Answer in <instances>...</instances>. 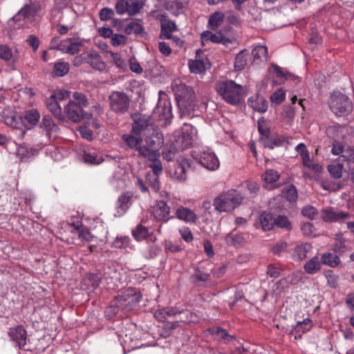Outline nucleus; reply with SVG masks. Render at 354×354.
I'll return each instance as SVG.
<instances>
[{"label":"nucleus","mask_w":354,"mask_h":354,"mask_svg":"<svg viewBox=\"0 0 354 354\" xmlns=\"http://www.w3.org/2000/svg\"><path fill=\"white\" fill-rule=\"evenodd\" d=\"M123 140L131 149L138 151L140 156L147 159L152 174L160 175L162 166L159 150L164 142L163 135L151 122L149 115H140L135 120L131 134L124 135Z\"/></svg>","instance_id":"f257e3e1"},{"label":"nucleus","mask_w":354,"mask_h":354,"mask_svg":"<svg viewBox=\"0 0 354 354\" xmlns=\"http://www.w3.org/2000/svg\"><path fill=\"white\" fill-rule=\"evenodd\" d=\"M88 105V100L84 94L75 92L73 99L65 106V112L68 118L74 122H79L84 118H88V115L84 110Z\"/></svg>","instance_id":"f03ea898"},{"label":"nucleus","mask_w":354,"mask_h":354,"mask_svg":"<svg viewBox=\"0 0 354 354\" xmlns=\"http://www.w3.org/2000/svg\"><path fill=\"white\" fill-rule=\"evenodd\" d=\"M216 90L225 102L232 105L240 102L244 91L243 86L233 80L217 82Z\"/></svg>","instance_id":"7ed1b4c3"},{"label":"nucleus","mask_w":354,"mask_h":354,"mask_svg":"<svg viewBox=\"0 0 354 354\" xmlns=\"http://www.w3.org/2000/svg\"><path fill=\"white\" fill-rule=\"evenodd\" d=\"M243 198L242 195L238 191L230 189L216 197L214 199L213 205L218 212H231L241 204Z\"/></svg>","instance_id":"20e7f679"},{"label":"nucleus","mask_w":354,"mask_h":354,"mask_svg":"<svg viewBox=\"0 0 354 354\" xmlns=\"http://www.w3.org/2000/svg\"><path fill=\"white\" fill-rule=\"evenodd\" d=\"M171 88L180 107L187 111L194 110L196 106V96L191 87L181 82H175L172 84Z\"/></svg>","instance_id":"39448f33"},{"label":"nucleus","mask_w":354,"mask_h":354,"mask_svg":"<svg viewBox=\"0 0 354 354\" xmlns=\"http://www.w3.org/2000/svg\"><path fill=\"white\" fill-rule=\"evenodd\" d=\"M41 10L40 3L30 1L24 5L12 19L17 24L18 28L28 27Z\"/></svg>","instance_id":"423d86ee"},{"label":"nucleus","mask_w":354,"mask_h":354,"mask_svg":"<svg viewBox=\"0 0 354 354\" xmlns=\"http://www.w3.org/2000/svg\"><path fill=\"white\" fill-rule=\"evenodd\" d=\"M193 157L196 162L208 170L215 171L220 166L216 155L208 147H202L198 151H194Z\"/></svg>","instance_id":"0eeeda50"},{"label":"nucleus","mask_w":354,"mask_h":354,"mask_svg":"<svg viewBox=\"0 0 354 354\" xmlns=\"http://www.w3.org/2000/svg\"><path fill=\"white\" fill-rule=\"evenodd\" d=\"M330 108L337 116H344L351 112L353 105L346 95L338 93L331 95Z\"/></svg>","instance_id":"6e6552de"},{"label":"nucleus","mask_w":354,"mask_h":354,"mask_svg":"<svg viewBox=\"0 0 354 354\" xmlns=\"http://www.w3.org/2000/svg\"><path fill=\"white\" fill-rule=\"evenodd\" d=\"M140 298L139 294H133L132 291L118 295L111 304V307H115L113 313H118L116 308H122L125 311L131 310L140 301Z\"/></svg>","instance_id":"1a4fd4ad"},{"label":"nucleus","mask_w":354,"mask_h":354,"mask_svg":"<svg viewBox=\"0 0 354 354\" xmlns=\"http://www.w3.org/2000/svg\"><path fill=\"white\" fill-rule=\"evenodd\" d=\"M111 109L118 114L125 113L129 106V97L120 91H113L109 97Z\"/></svg>","instance_id":"9d476101"},{"label":"nucleus","mask_w":354,"mask_h":354,"mask_svg":"<svg viewBox=\"0 0 354 354\" xmlns=\"http://www.w3.org/2000/svg\"><path fill=\"white\" fill-rule=\"evenodd\" d=\"M143 6L144 3L140 0H119L115 3V9L118 15L127 13L129 16H133L139 13Z\"/></svg>","instance_id":"9b49d317"},{"label":"nucleus","mask_w":354,"mask_h":354,"mask_svg":"<svg viewBox=\"0 0 354 354\" xmlns=\"http://www.w3.org/2000/svg\"><path fill=\"white\" fill-rule=\"evenodd\" d=\"M190 167V160L180 157L170 168V176L178 182H184L187 180V170Z\"/></svg>","instance_id":"f8f14e48"},{"label":"nucleus","mask_w":354,"mask_h":354,"mask_svg":"<svg viewBox=\"0 0 354 354\" xmlns=\"http://www.w3.org/2000/svg\"><path fill=\"white\" fill-rule=\"evenodd\" d=\"M177 199L174 198L171 199L170 203L173 205V208L175 209L174 218H176L180 221L185 222L188 224L195 223L197 221V215L193 209H191L188 207H184L181 205L174 203L177 202Z\"/></svg>","instance_id":"ddd939ff"},{"label":"nucleus","mask_w":354,"mask_h":354,"mask_svg":"<svg viewBox=\"0 0 354 354\" xmlns=\"http://www.w3.org/2000/svg\"><path fill=\"white\" fill-rule=\"evenodd\" d=\"M153 117L158 118L162 125H168L172 118V111L171 103L168 100H159L155 108Z\"/></svg>","instance_id":"4468645a"},{"label":"nucleus","mask_w":354,"mask_h":354,"mask_svg":"<svg viewBox=\"0 0 354 354\" xmlns=\"http://www.w3.org/2000/svg\"><path fill=\"white\" fill-rule=\"evenodd\" d=\"M3 121L7 126L13 129L18 139L21 140L24 138L26 128L21 116L15 113H10L3 115Z\"/></svg>","instance_id":"2eb2a0df"},{"label":"nucleus","mask_w":354,"mask_h":354,"mask_svg":"<svg viewBox=\"0 0 354 354\" xmlns=\"http://www.w3.org/2000/svg\"><path fill=\"white\" fill-rule=\"evenodd\" d=\"M197 130L191 124H185L180 135L176 139V146L180 149L189 147L196 138Z\"/></svg>","instance_id":"dca6fc26"},{"label":"nucleus","mask_w":354,"mask_h":354,"mask_svg":"<svg viewBox=\"0 0 354 354\" xmlns=\"http://www.w3.org/2000/svg\"><path fill=\"white\" fill-rule=\"evenodd\" d=\"M170 209L167 202L162 199L156 202L153 207L152 214L156 220L167 222L174 218V216L170 215Z\"/></svg>","instance_id":"f3484780"},{"label":"nucleus","mask_w":354,"mask_h":354,"mask_svg":"<svg viewBox=\"0 0 354 354\" xmlns=\"http://www.w3.org/2000/svg\"><path fill=\"white\" fill-rule=\"evenodd\" d=\"M10 340L15 343L19 349H25L26 344L27 333L22 326L10 328L8 333Z\"/></svg>","instance_id":"a211bd4d"},{"label":"nucleus","mask_w":354,"mask_h":354,"mask_svg":"<svg viewBox=\"0 0 354 354\" xmlns=\"http://www.w3.org/2000/svg\"><path fill=\"white\" fill-rule=\"evenodd\" d=\"M84 41L80 38L69 37L62 40L59 46V50L67 54L75 55L80 50Z\"/></svg>","instance_id":"6ab92c4d"},{"label":"nucleus","mask_w":354,"mask_h":354,"mask_svg":"<svg viewBox=\"0 0 354 354\" xmlns=\"http://www.w3.org/2000/svg\"><path fill=\"white\" fill-rule=\"evenodd\" d=\"M201 39L203 41H210L213 43L222 44L223 45L230 44L233 41L232 37H229L222 31H218L215 33H212L211 31L205 30L202 32Z\"/></svg>","instance_id":"aec40b11"},{"label":"nucleus","mask_w":354,"mask_h":354,"mask_svg":"<svg viewBox=\"0 0 354 354\" xmlns=\"http://www.w3.org/2000/svg\"><path fill=\"white\" fill-rule=\"evenodd\" d=\"M350 217L348 212H336L332 208L324 209L322 212V218L326 222H343L349 219Z\"/></svg>","instance_id":"412c9836"},{"label":"nucleus","mask_w":354,"mask_h":354,"mask_svg":"<svg viewBox=\"0 0 354 354\" xmlns=\"http://www.w3.org/2000/svg\"><path fill=\"white\" fill-rule=\"evenodd\" d=\"M132 203V194L130 192L122 194L118 198L115 204V215L118 216H123Z\"/></svg>","instance_id":"4be33fe9"},{"label":"nucleus","mask_w":354,"mask_h":354,"mask_svg":"<svg viewBox=\"0 0 354 354\" xmlns=\"http://www.w3.org/2000/svg\"><path fill=\"white\" fill-rule=\"evenodd\" d=\"M189 0H165V8L171 15L178 16L185 12Z\"/></svg>","instance_id":"5701e85b"},{"label":"nucleus","mask_w":354,"mask_h":354,"mask_svg":"<svg viewBox=\"0 0 354 354\" xmlns=\"http://www.w3.org/2000/svg\"><path fill=\"white\" fill-rule=\"evenodd\" d=\"M248 104L257 112L263 113L268 109V102L259 95H255L248 98Z\"/></svg>","instance_id":"b1692460"},{"label":"nucleus","mask_w":354,"mask_h":354,"mask_svg":"<svg viewBox=\"0 0 354 354\" xmlns=\"http://www.w3.org/2000/svg\"><path fill=\"white\" fill-rule=\"evenodd\" d=\"M161 32L160 38L162 39L171 38V32L177 30L175 22L167 17L161 19Z\"/></svg>","instance_id":"393cba45"},{"label":"nucleus","mask_w":354,"mask_h":354,"mask_svg":"<svg viewBox=\"0 0 354 354\" xmlns=\"http://www.w3.org/2000/svg\"><path fill=\"white\" fill-rule=\"evenodd\" d=\"M209 333L218 341H223L227 344L234 340L235 336L229 334L227 330L221 327H212L208 329Z\"/></svg>","instance_id":"a878e982"},{"label":"nucleus","mask_w":354,"mask_h":354,"mask_svg":"<svg viewBox=\"0 0 354 354\" xmlns=\"http://www.w3.org/2000/svg\"><path fill=\"white\" fill-rule=\"evenodd\" d=\"M88 56L87 57V63L95 70L104 71L106 68L105 62L102 61L101 57L96 51H88Z\"/></svg>","instance_id":"bb28decb"},{"label":"nucleus","mask_w":354,"mask_h":354,"mask_svg":"<svg viewBox=\"0 0 354 354\" xmlns=\"http://www.w3.org/2000/svg\"><path fill=\"white\" fill-rule=\"evenodd\" d=\"M83 160L89 165H99L104 161L101 153L94 149H88L84 151Z\"/></svg>","instance_id":"cd10ccee"},{"label":"nucleus","mask_w":354,"mask_h":354,"mask_svg":"<svg viewBox=\"0 0 354 354\" xmlns=\"http://www.w3.org/2000/svg\"><path fill=\"white\" fill-rule=\"evenodd\" d=\"M46 105L48 111L59 120H63V115L62 113V108L59 104V101L55 99L51 95L46 98Z\"/></svg>","instance_id":"c85d7f7f"},{"label":"nucleus","mask_w":354,"mask_h":354,"mask_svg":"<svg viewBox=\"0 0 354 354\" xmlns=\"http://www.w3.org/2000/svg\"><path fill=\"white\" fill-rule=\"evenodd\" d=\"M127 35L135 34L138 37H144L146 32L144 27L136 20H131L124 28Z\"/></svg>","instance_id":"c756f323"},{"label":"nucleus","mask_w":354,"mask_h":354,"mask_svg":"<svg viewBox=\"0 0 354 354\" xmlns=\"http://www.w3.org/2000/svg\"><path fill=\"white\" fill-rule=\"evenodd\" d=\"M209 64L207 60L195 59L189 61V68L192 73L202 74L209 67Z\"/></svg>","instance_id":"7c9ffc66"},{"label":"nucleus","mask_w":354,"mask_h":354,"mask_svg":"<svg viewBox=\"0 0 354 354\" xmlns=\"http://www.w3.org/2000/svg\"><path fill=\"white\" fill-rule=\"evenodd\" d=\"M72 225L78 232V236L82 241L90 242L94 239L95 236L86 227L82 226L81 222L73 223Z\"/></svg>","instance_id":"2f4dec72"},{"label":"nucleus","mask_w":354,"mask_h":354,"mask_svg":"<svg viewBox=\"0 0 354 354\" xmlns=\"http://www.w3.org/2000/svg\"><path fill=\"white\" fill-rule=\"evenodd\" d=\"M252 55L254 58V62H265L267 61L268 50L264 46H257L252 51Z\"/></svg>","instance_id":"473e14b6"},{"label":"nucleus","mask_w":354,"mask_h":354,"mask_svg":"<svg viewBox=\"0 0 354 354\" xmlns=\"http://www.w3.org/2000/svg\"><path fill=\"white\" fill-rule=\"evenodd\" d=\"M249 53L247 50H243L239 52L234 61V68L236 71H241L245 68L248 64Z\"/></svg>","instance_id":"72a5a7b5"},{"label":"nucleus","mask_w":354,"mask_h":354,"mask_svg":"<svg viewBox=\"0 0 354 354\" xmlns=\"http://www.w3.org/2000/svg\"><path fill=\"white\" fill-rule=\"evenodd\" d=\"M225 239L227 245L234 247L242 246L245 241L242 234L234 233L233 232L227 234Z\"/></svg>","instance_id":"f704fd0d"},{"label":"nucleus","mask_w":354,"mask_h":354,"mask_svg":"<svg viewBox=\"0 0 354 354\" xmlns=\"http://www.w3.org/2000/svg\"><path fill=\"white\" fill-rule=\"evenodd\" d=\"M225 15L222 12H215L211 15L208 19V27L212 30H216L223 22Z\"/></svg>","instance_id":"c9c22d12"},{"label":"nucleus","mask_w":354,"mask_h":354,"mask_svg":"<svg viewBox=\"0 0 354 354\" xmlns=\"http://www.w3.org/2000/svg\"><path fill=\"white\" fill-rule=\"evenodd\" d=\"M41 127L48 136L56 133L59 130L57 125L55 124L50 116L43 118Z\"/></svg>","instance_id":"e433bc0d"},{"label":"nucleus","mask_w":354,"mask_h":354,"mask_svg":"<svg viewBox=\"0 0 354 354\" xmlns=\"http://www.w3.org/2000/svg\"><path fill=\"white\" fill-rule=\"evenodd\" d=\"M147 71L152 77H158L165 73V68L157 61L153 60L148 63Z\"/></svg>","instance_id":"4c0bfd02"},{"label":"nucleus","mask_w":354,"mask_h":354,"mask_svg":"<svg viewBox=\"0 0 354 354\" xmlns=\"http://www.w3.org/2000/svg\"><path fill=\"white\" fill-rule=\"evenodd\" d=\"M295 151L301 156L304 166L310 168V158L306 146L302 142L299 143L295 147Z\"/></svg>","instance_id":"58836bf2"},{"label":"nucleus","mask_w":354,"mask_h":354,"mask_svg":"<svg viewBox=\"0 0 354 354\" xmlns=\"http://www.w3.org/2000/svg\"><path fill=\"white\" fill-rule=\"evenodd\" d=\"M260 223L263 230L268 231L273 228L274 221L268 212H263L260 216Z\"/></svg>","instance_id":"ea45409f"},{"label":"nucleus","mask_w":354,"mask_h":354,"mask_svg":"<svg viewBox=\"0 0 354 354\" xmlns=\"http://www.w3.org/2000/svg\"><path fill=\"white\" fill-rule=\"evenodd\" d=\"M40 118L39 112L35 109H32L25 112L24 120L30 125L34 126L37 124Z\"/></svg>","instance_id":"a19ab883"},{"label":"nucleus","mask_w":354,"mask_h":354,"mask_svg":"<svg viewBox=\"0 0 354 354\" xmlns=\"http://www.w3.org/2000/svg\"><path fill=\"white\" fill-rule=\"evenodd\" d=\"M344 166L342 163L334 162L328 166V171L334 178H340L342 176Z\"/></svg>","instance_id":"79ce46f5"},{"label":"nucleus","mask_w":354,"mask_h":354,"mask_svg":"<svg viewBox=\"0 0 354 354\" xmlns=\"http://www.w3.org/2000/svg\"><path fill=\"white\" fill-rule=\"evenodd\" d=\"M132 235L136 241H141L145 239L149 235V232L147 227L138 225L133 230H132Z\"/></svg>","instance_id":"37998d69"},{"label":"nucleus","mask_w":354,"mask_h":354,"mask_svg":"<svg viewBox=\"0 0 354 354\" xmlns=\"http://www.w3.org/2000/svg\"><path fill=\"white\" fill-rule=\"evenodd\" d=\"M323 263L328 265L332 268H335L340 263L338 256L333 253H326L322 257Z\"/></svg>","instance_id":"c03bdc74"},{"label":"nucleus","mask_w":354,"mask_h":354,"mask_svg":"<svg viewBox=\"0 0 354 354\" xmlns=\"http://www.w3.org/2000/svg\"><path fill=\"white\" fill-rule=\"evenodd\" d=\"M281 194L290 202L295 201L297 198V189L293 185H288L281 191Z\"/></svg>","instance_id":"a18cd8bd"},{"label":"nucleus","mask_w":354,"mask_h":354,"mask_svg":"<svg viewBox=\"0 0 354 354\" xmlns=\"http://www.w3.org/2000/svg\"><path fill=\"white\" fill-rule=\"evenodd\" d=\"M69 71V64L68 62H59L54 65V73L56 76L62 77L68 73Z\"/></svg>","instance_id":"49530a36"},{"label":"nucleus","mask_w":354,"mask_h":354,"mask_svg":"<svg viewBox=\"0 0 354 354\" xmlns=\"http://www.w3.org/2000/svg\"><path fill=\"white\" fill-rule=\"evenodd\" d=\"M159 175L148 173L146 176L147 183L151 187L154 192H158L160 189V182L158 179Z\"/></svg>","instance_id":"de8ad7c7"},{"label":"nucleus","mask_w":354,"mask_h":354,"mask_svg":"<svg viewBox=\"0 0 354 354\" xmlns=\"http://www.w3.org/2000/svg\"><path fill=\"white\" fill-rule=\"evenodd\" d=\"M310 245L308 243L301 245L295 248L294 257L299 261L303 260L306 257Z\"/></svg>","instance_id":"09e8293b"},{"label":"nucleus","mask_w":354,"mask_h":354,"mask_svg":"<svg viewBox=\"0 0 354 354\" xmlns=\"http://www.w3.org/2000/svg\"><path fill=\"white\" fill-rule=\"evenodd\" d=\"M345 239L342 235L336 236L333 245V250L336 253H343L345 251Z\"/></svg>","instance_id":"8fccbe9b"},{"label":"nucleus","mask_w":354,"mask_h":354,"mask_svg":"<svg viewBox=\"0 0 354 354\" xmlns=\"http://www.w3.org/2000/svg\"><path fill=\"white\" fill-rule=\"evenodd\" d=\"M310 323V319L308 318L304 319L302 322H298L295 330L296 332L295 337H301V335L300 334L301 332L303 333L308 331L309 326L308 324Z\"/></svg>","instance_id":"3c124183"},{"label":"nucleus","mask_w":354,"mask_h":354,"mask_svg":"<svg viewBox=\"0 0 354 354\" xmlns=\"http://www.w3.org/2000/svg\"><path fill=\"white\" fill-rule=\"evenodd\" d=\"M279 178L278 172L274 169H268L263 175L262 178L268 183L276 182Z\"/></svg>","instance_id":"603ef678"},{"label":"nucleus","mask_w":354,"mask_h":354,"mask_svg":"<svg viewBox=\"0 0 354 354\" xmlns=\"http://www.w3.org/2000/svg\"><path fill=\"white\" fill-rule=\"evenodd\" d=\"M270 101L276 104H279L286 99V93L282 88L274 92L270 97Z\"/></svg>","instance_id":"864d4df0"},{"label":"nucleus","mask_w":354,"mask_h":354,"mask_svg":"<svg viewBox=\"0 0 354 354\" xmlns=\"http://www.w3.org/2000/svg\"><path fill=\"white\" fill-rule=\"evenodd\" d=\"M209 274L205 272H203L200 270H197L195 273L192 274L190 279L193 283H198L200 281H208Z\"/></svg>","instance_id":"5fc2aeb1"},{"label":"nucleus","mask_w":354,"mask_h":354,"mask_svg":"<svg viewBox=\"0 0 354 354\" xmlns=\"http://www.w3.org/2000/svg\"><path fill=\"white\" fill-rule=\"evenodd\" d=\"M325 277L327 279L328 284L331 288H336L338 285V279L339 277L337 274H335L333 271L328 270L325 273Z\"/></svg>","instance_id":"6e6d98bb"},{"label":"nucleus","mask_w":354,"mask_h":354,"mask_svg":"<svg viewBox=\"0 0 354 354\" xmlns=\"http://www.w3.org/2000/svg\"><path fill=\"white\" fill-rule=\"evenodd\" d=\"M274 225L281 228H286L287 230H289L291 227V223L286 216H277L274 220Z\"/></svg>","instance_id":"4d7b16f0"},{"label":"nucleus","mask_w":354,"mask_h":354,"mask_svg":"<svg viewBox=\"0 0 354 354\" xmlns=\"http://www.w3.org/2000/svg\"><path fill=\"white\" fill-rule=\"evenodd\" d=\"M115 15V12L113 9L109 8H103L100 11V19L102 21H108L109 19H113V16Z\"/></svg>","instance_id":"13d9d810"},{"label":"nucleus","mask_w":354,"mask_h":354,"mask_svg":"<svg viewBox=\"0 0 354 354\" xmlns=\"http://www.w3.org/2000/svg\"><path fill=\"white\" fill-rule=\"evenodd\" d=\"M111 44L113 46H118L124 44L127 42V38L124 35L113 34L111 38Z\"/></svg>","instance_id":"bf43d9fd"},{"label":"nucleus","mask_w":354,"mask_h":354,"mask_svg":"<svg viewBox=\"0 0 354 354\" xmlns=\"http://www.w3.org/2000/svg\"><path fill=\"white\" fill-rule=\"evenodd\" d=\"M176 156V149L175 147H172L171 146L169 147H165L162 150V157L165 160L167 161L172 160Z\"/></svg>","instance_id":"052dcab7"},{"label":"nucleus","mask_w":354,"mask_h":354,"mask_svg":"<svg viewBox=\"0 0 354 354\" xmlns=\"http://www.w3.org/2000/svg\"><path fill=\"white\" fill-rule=\"evenodd\" d=\"M12 57V50L7 46L2 45L0 46V58L4 60H10Z\"/></svg>","instance_id":"680f3d73"},{"label":"nucleus","mask_w":354,"mask_h":354,"mask_svg":"<svg viewBox=\"0 0 354 354\" xmlns=\"http://www.w3.org/2000/svg\"><path fill=\"white\" fill-rule=\"evenodd\" d=\"M111 56L115 64L120 68H124L125 66V62L119 53L111 52Z\"/></svg>","instance_id":"e2e57ef3"},{"label":"nucleus","mask_w":354,"mask_h":354,"mask_svg":"<svg viewBox=\"0 0 354 354\" xmlns=\"http://www.w3.org/2000/svg\"><path fill=\"white\" fill-rule=\"evenodd\" d=\"M70 92L65 89H60L55 91L51 95L52 97H55L57 100L62 101L69 97Z\"/></svg>","instance_id":"0e129e2a"},{"label":"nucleus","mask_w":354,"mask_h":354,"mask_svg":"<svg viewBox=\"0 0 354 354\" xmlns=\"http://www.w3.org/2000/svg\"><path fill=\"white\" fill-rule=\"evenodd\" d=\"M88 56V51L82 53L79 56H76L73 59V65L75 66H79L82 65L83 63H87V57Z\"/></svg>","instance_id":"69168bd1"},{"label":"nucleus","mask_w":354,"mask_h":354,"mask_svg":"<svg viewBox=\"0 0 354 354\" xmlns=\"http://www.w3.org/2000/svg\"><path fill=\"white\" fill-rule=\"evenodd\" d=\"M28 44L30 46L34 51H36L39 46V40L38 37H37L34 35H29L28 38L26 40Z\"/></svg>","instance_id":"338daca9"},{"label":"nucleus","mask_w":354,"mask_h":354,"mask_svg":"<svg viewBox=\"0 0 354 354\" xmlns=\"http://www.w3.org/2000/svg\"><path fill=\"white\" fill-rule=\"evenodd\" d=\"M342 157L348 162H354V147L346 149Z\"/></svg>","instance_id":"774afa93"}]
</instances>
